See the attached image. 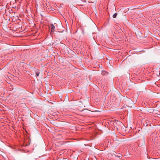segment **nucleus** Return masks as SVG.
<instances>
[{"label": "nucleus", "instance_id": "7ed1b4c3", "mask_svg": "<svg viewBox=\"0 0 160 160\" xmlns=\"http://www.w3.org/2000/svg\"><path fill=\"white\" fill-rule=\"evenodd\" d=\"M113 154L116 156L118 158H120L122 157V155L120 153H118L116 152H115V153H113Z\"/></svg>", "mask_w": 160, "mask_h": 160}, {"label": "nucleus", "instance_id": "f257e3e1", "mask_svg": "<svg viewBox=\"0 0 160 160\" xmlns=\"http://www.w3.org/2000/svg\"><path fill=\"white\" fill-rule=\"evenodd\" d=\"M50 26V28H51V32H53L55 31V27L52 24H51Z\"/></svg>", "mask_w": 160, "mask_h": 160}, {"label": "nucleus", "instance_id": "423d86ee", "mask_svg": "<svg viewBox=\"0 0 160 160\" xmlns=\"http://www.w3.org/2000/svg\"><path fill=\"white\" fill-rule=\"evenodd\" d=\"M40 74V72L38 71H37L36 72V76L37 77Z\"/></svg>", "mask_w": 160, "mask_h": 160}, {"label": "nucleus", "instance_id": "20e7f679", "mask_svg": "<svg viewBox=\"0 0 160 160\" xmlns=\"http://www.w3.org/2000/svg\"><path fill=\"white\" fill-rule=\"evenodd\" d=\"M108 74V72H107L105 71H102V73H101V74L102 75H103V76L106 75L107 74Z\"/></svg>", "mask_w": 160, "mask_h": 160}, {"label": "nucleus", "instance_id": "39448f33", "mask_svg": "<svg viewBox=\"0 0 160 160\" xmlns=\"http://www.w3.org/2000/svg\"><path fill=\"white\" fill-rule=\"evenodd\" d=\"M117 13H114L112 16V17L113 18H116L117 16Z\"/></svg>", "mask_w": 160, "mask_h": 160}, {"label": "nucleus", "instance_id": "f03ea898", "mask_svg": "<svg viewBox=\"0 0 160 160\" xmlns=\"http://www.w3.org/2000/svg\"><path fill=\"white\" fill-rule=\"evenodd\" d=\"M118 124L119 125L122 124V123L121 122L119 121H117V122L116 121L115 122H114L113 124L114 125V126H115L117 128H118L117 127V126H115V125L116 124Z\"/></svg>", "mask_w": 160, "mask_h": 160}]
</instances>
